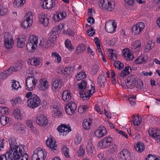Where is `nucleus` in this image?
<instances>
[{"label":"nucleus","mask_w":160,"mask_h":160,"mask_svg":"<svg viewBox=\"0 0 160 160\" xmlns=\"http://www.w3.org/2000/svg\"><path fill=\"white\" fill-rule=\"evenodd\" d=\"M87 84V82L84 80H82L80 83L77 84L78 89L80 90L79 91L80 97L83 100H88L92 94L91 89L86 88Z\"/></svg>","instance_id":"f257e3e1"},{"label":"nucleus","mask_w":160,"mask_h":160,"mask_svg":"<svg viewBox=\"0 0 160 160\" xmlns=\"http://www.w3.org/2000/svg\"><path fill=\"white\" fill-rule=\"evenodd\" d=\"M9 143L10 148L9 150L7 152V154L8 157H9L12 154L15 158H16V155L18 154L17 151L19 150V147H25L24 145H17L16 139L13 137H11L8 139Z\"/></svg>","instance_id":"f03ea898"},{"label":"nucleus","mask_w":160,"mask_h":160,"mask_svg":"<svg viewBox=\"0 0 160 160\" xmlns=\"http://www.w3.org/2000/svg\"><path fill=\"white\" fill-rule=\"evenodd\" d=\"M40 103L41 100L39 97L33 94L32 97L28 99L27 106L31 109H34L38 107Z\"/></svg>","instance_id":"7ed1b4c3"},{"label":"nucleus","mask_w":160,"mask_h":160,"mask_svg":"<svg viewBox=\"0 0 160 160\" xmlns=\"http://www.w3.org/2000/svg\"><path fill=\"white\" fill-rule=\"evenodd\" d=\"M38 37L34 35H30L29 37L28 42L26 45V48L29 52L32 51L37 47Z\"/></svg>","instance_id":"20e7f679"},{"label":"nucleus","mask_w":160,"mask_h":160,"mask_svg":"<svg viewBox=\"0 0 160 160\" xmlns=\"http://www.w3.org/2000/svg\"><path fill=\"white\" fill-rule=\"evenodd\" d=\"M131 72L132 68L129 66H128L125 67L123 71L118 74V81L120 84H122L124 82H125L126 79H124V77L128 75Z\"/></svg>","instance_id":"39448f33"},{"label":"nucleus","mask_w":160,"mask_h":160,"mask_svg":"<svg viewBox=\"0 0 160 160\" xmlns=\"http://www.w3.org/2000/svg\"><path fill=\"white\" fill-rule=\"evenodd\" d=\"M4 46L7 49L12 48L14 45V42L12 37L10 34L6 32L4 35Z\"/></svg>","instance_id":"423d86ee"},{"label":"nucleus","mask_w":160,"mask_h":160,"mask_svg":"<svg viewBox=\"0 0 160 160\" xmlns=\"http://www.w3.org/2000/svg\"><path fill=\"white\" fill-rule=\"evenodd\" d=\"M33 16L31 12L26 13L21 23V25L24 28H27L31 26L32 23Z\"/></svg>","instance_id":"0eeeda50"},{"label":"nucleus","mask_w":160,"mask_h":160,"mask_svg":"<svg viewBox=\"0 0 160 160\" xmlns=\"http://www.w3.org/2000/svg\"><path fill=\"white\" fill-rule=\"evenodd\" d=\"M37 80L32 76L28 77L26 80V89L29 91H32L35 87Z\"/></svg>","instance_id":"6e6552de"},{"label":"nucleus","mask_w":160,"mask_h":160,"mask_svg":"<svg viewBox=\"0 0 160 160\" xmlns=\"http://www.w3.org/2000/svg\"><path fill=\"white\" fill-rule=\"evenodd\" d=\"M46 157L42 150L38 148L33 151L32 159V160H44Z\"/></svg>","instance_id":"1a4fd4ad"},{"label":"nucleus","mask_w":160,"mask_h":160,"mask_svg":"<svg viewBox=\"0 0 160 160\" xmlns=\"http://www.w3.org/2000/svg\"><path fill=\"white\" fill-rule=\"evenodd\" d=\"M19 150L17 151L18 154L16 155V158L14 157L13 156V159H15L17 160H19L21 158L20 160H28V156L26 153H25L24 148L23 147H19Z\"/></svg>","instance_id":"9d476101"},{"label":"nucleus","mask_w":160,"mask_h":160,"mask_svg":"<svg viewBox=\"0 0 160 160\" xmlns=\"http://www.w3.org/2000/svg\"><path fill=\"white\" fill-rule=\"evenodd\" d=\"M36 122L41 126H46L48 123V120L47 117L43 114H40L36 117Z\"/></svg>","instance_id":"9b49d317"},{"label":"nucleus","mask_w":160,"mask_h":160,"mask_svg":"<svg viewBox=\"0 0 160 160\" xmlns=\"http://www.w3.org/2000/svg\"><path fill=\"white\" fill-rule=\"evenodd\" d=\"M76 108V103L74 102H71L67 104L65 107V110L67 114L72 115L75 113Z\"/></svg>","instance_id":"f8f14e48"},{"label":"nucleus","mask_w":160,"mask_h":160,"mask_svg":"<svg viewBox=\"0 0 160 160\" xmlns=\"http://www.w3.org/2000/svg\"><path fill=\"white\" fill-rule=\"evenodd\" d=\"M110 1V0H102L101 2L102 3V8L108 11H111L115 8L114 3L111 2Z\"/></svg>","instance_id":"ddd939ff"},{"label":"nucleus","mask_w":160,"mask_h":160,"mask_svg":"<svg viewBox=\"0 0 160 160\" xmlns=\"http://www.w3.org/2000/svg\"><path fill=\"white\" fill-rule=\"evenodd\" d=\"M112 142V138L110 137H106L103 138L99 143L100 146L102 148H105L110 146Z\"/></svg>","instance_id":"4468645a"},{"label":"nucleus","mask_w":160,"mask_h":160,"mask_svg":"<svg viewBox=\"0 0 160 160\" xmlns=\"http://www.w3.org/2000/svg\"><path fill=\"white\" fill-rule=\"evenodd\" d=\"M119 160H127L131 158L129 152L126 149H124L121 151L118 154Z\"/></svg>","instance_id":"2eb2a0df"},{"label":"nucleus","mask_w":160,"mask_h":160,"mask_svg":"<svg viewBox=\"0 0 160 160\" xmlns=\"http://www.w3.org/2000/svg\"><path fill=\"white\" fill-rule=\"evenodd\" d=\"M56 142L55 140L52 137L48 138L46 142L47 146L52 150L57 149V145L56 144Z\"/></svg>","instance_id":"dca6fc26"},{"label":"nucleus","mask_w":160,"mask_h":160,"mask_svg":"<svg viewBox=\"0 0 160 160\" xmlns=\"http://www.w3.org/2000/svg\"><path fill=\"white\" fill-rule=\"evenodd\" d=\"M116 27V24L114 22L112 23L107 22L105 25V29L106 31L110 33H113L115 31Z\"/></svg>","instance_id":"f3484780"},{"label":"nucleus","mask_w":160,"mask_h":160,"mask_svg":"<svg viewBox=\"0 0 160 160\" xmlns=\"http://www.w3.org/2000/svg\"><path fill=\"white\" fill-rule=\"evenodd\" d=\"M55 0H45L43 1L41 6L44 9H50L55 6Z\"/></svg>","instance_id":"a211bd4d"},{"label":"nucleus","mask_w":160,"mask_h":160,"mask_svg":"<svg viewBox=\"0 0 160 160\" xmlns=\"http://www.w3.org/2000/svg\"><path fill=\"white\" fill-rule=\"evenodd\" d=\"M94 133L97 137L100 138L107 134V131L104 127H100Z\"/></svg>","instance_id":"6ab92c4d"},{"label":"nucleus","mask_w":160,"mask_h":160,"mask_svg":"<svg viewBox=\"0 0 160 160\" xmlns=\"http://www.w3.org/2000/svg\"><path fill=\"white\" fill-rule=\"evenodd\" d=\"M144 27V24L143 22H139L132 27V31L135 34L138 35L142 30Z\"/></svg>","instance_id":"aec40b11"},{"label":"nucleus","mask_w":160,"mask_h":160,"mask_svg":"<svg viewBox=\"0 0 160 160\" xmlns=\"http://www.w3.org/2000/svg\"><path fill=\"white\" fill-rule=\"evenodd\" d=\"M57 29L56 28H53L51 32L49 33V38L48 40L51 43H54L56 41L57 35L58 34L57 32Z\"/></svg>","instance_id":"412c9836"},{"label":"nucleus","mask_w":160,"mask_h":160,"mask_svg":"<svg viewBox=\"0 0 160 160\" xmlns=\"http://www.w3.org/2000/svg\"><path fill=\"white\" fill-rule=\"evenodd\" d=\"M149 134L156 139H160V131L152 128L148 131Z\"/></svg>","instance_id":"4be33fe9"},{"label":"nucleus","mask_w":160,"mask_h":160,"mask_svg":"<svg viewBox=\"0 0 160 160\" xmlns=\"http://www.w3.org/2000/svg\"><path fill=\"white\" fill-rule=\"evenodd\" d=\"M39 22L44 26H47L49 23V19L46 15H40L38 17Z\"/></svg>","instance_id":"5701e85b"},{"label":"nucleus","mask_w":160,"mask_h":160,"mask_svg":"<svg viewBox=\"0 0 160 160\" xmlns=\"http://www.w3.org/2000/svg\"><path fill=\"white\" fill-rule=\"evenodd\" d=\"M39 84L38 85V88L39 90L44 91L45 90L48 88V84L47 81H43V80H39Z\"/></svg>","instance_id":"b1692460"},{"label":"nucleus","mask_w":160,"mask_h":160,"mask_svg":"<svg viewBox=\"0 0 160 160\" xmlns=\"http://www.w3.org/2000/svg\"><path fill=\"white\" fill-rule=\"evenodd\" d=\"M62 84V81L61 79L53 81L52 84V89L54 90H59Z\"/></svg>","instance_id":"393cba45"},{"label":"nucleus","mask_w":160,"mask_h":160,"mask_svg":"<svg viewBox=\"0 0 160 160\" xmlns=\"http://www.w3.org/2000/svg\"><path fill=\"white\" fill-rule=\"evenodd\" d=\"M62 96L63 100L66 102L69 101L71 98V93L69 90L64 91Z\"/></svg>","instance_id":"a878e982"},{"label":"nucleus","mask_w":160,"mask_h":160,"mask_svg":"<svg viewBox=\"0 0 160 160\" xmlns=\"http://www.w3.org/2000/svg\"><path fill=\"white\" fill-rule=\"evenodd\" d=\"M12 72V70H11L10 68H9L8 70L0 73V79H5Z\"/></svg>","instance_id":"bb28decb"},{"label":"nucleus","mask_w":160,"mask_h":160,"mask_svg":"<svg viewBox=\"0 0 160 160\" xmlns=\"http://www.w3.org/2000/svg\"><path fill=\"white\" fill-rule=\"evenodd\" d=\"M98 82L101 87H104V82L106 81V77L102 74L99 75L98 78Z\"/></svg>","instance_id":"cd10ccee"},{"label":"nucleus","mask_w":160,"mask_h":160,"mask_svg":"<svg viewBox=\"0 0 160 160\" xmlns=\"http://www.w3.org/2000/svg\"><path fill=\"white\" fill-rule=\"evenodd\" d=\"M136 150L138 152H142L145 149L144 144L141 142L137 143L136 145H135L134 146Z\"/></svg>","instance_id":"c85d7f7f"},{"label":"nucleus","mask_w":160,"mask_h":160,"mask_svg":"<svg viewBox=\"0 0 160 160\" xmlns=\"http://www.w3.org/2000/svg\"><path fill=\"white\" fill-rule=\"evenodd\" d=\"M92 122L91 120H90V119H84L82 123L84 129L86 130L89 129Z\"/></svg>","instance_id":"c756f323"},{"label":"nucleus","mask_w":160,"mask_h":160,"mask_svg":"<svg viewBox=\"0 0 160 160\" xmlns=\"http://www.w3.org/2000/svg\"><path fill=\"white\" fill-rule=\"evenodd\" d=\"M26 39L24 38H19L17 39V46L19 48H22L24 45Z\"/></svg>","instance_id":"7c9ffc66"},{"label":"nucleus","mask_w":160,"mask_h":160,"mask_svg":"<svg viewBox=\"0 0 160 160\" xmlns=\"http://www.w3.org/2000/svg\"><path fill=\"white\" fill-rule=\"evenodd\" d=\"M51 43L49 40L44 41L43 39L42 41H40V43H39L40 47L43 48H47L49 47Z\"/></svg>","instance_id":"2f4dec72"},{"label":"nucleus","mask_w":160,"mask_h":160,"mask_svg":"<svg viewBox=\"0 0 160 160\" xmlns=\"http://www.w3.org/2000/svg\"><path fill=\"white\" fill-rule=\"evenodd\" d=\"M25 0H15L13 5L15 8L21 7L25 2Z\"/></svg>","instance_id":"473e14b6"},{"label":"nucleus","mask_w":160,"mask_h":160,"mask_svg":"<svg viewBox=\"0 0 160 160\" xmlns=\"http://www.w3.org/2000/svg\"><path fill=\"white\" fill-rule=\"evenodd\" d=\"M86 149L88 154L89 155L92 154L94 150V148L92 147L91 142H89L88 143L86 146Z\"/></svg>","instance_id":"72a5a7b5"},{"label":"nucleus","mask_w":160,"mask_h":160,"mask_svg":"<svg viewBox=\"0 0 160 160\" xmlns=\"http://www.w3.org/2000/svg\"><path fill=\"white\" fill-rule=\"evenodd\" d=\"M13 114L14 117L18 120H21V119L22 115L21 114L19 109L18 108L15 109L13 111Z\"/></svg>","instance_id":"f704fd0d"},{"label":"nucleus","mask_w":160,"mask_h":160,"mask_svg":"<svg viewBox=\"0 0 160 160\" xmlns=\"http://www.w3.org/2000/svg\"><path fill=\"white\" fill-rule=\"evenodd\" d=\"M137 79L138 78L135 75H131L127 78L126 80V81L129 82H130L135 83L136 82Z\"/></svg>","instance_id":"c9c22d12"},{"label":"nucleus","mask_w":160,"mask_h":160,"mask_svg":"<svg viewBox=\"0 0 160 160\" xmlns=\"http://www.w3.org/2000/svg\"><path fill=\"white\" fill-rule=\"evenodd\" d=\"M86 49V47L85 45L83 44H79L77 47L76 49V52L79 53L80 52H82L84 51Z\"/></svg>","instance_id":"e433bc0d"},{"label":"nucleus","mask_w":160,"mask_h":160,"mask_svg":"<svg viewBox=\"0 0 160 160\" xmlns=\"http://www.w3.org/2000/svg\"><path fill=\"white\" fill-rule=\"evenodd\" d=\"M7 117L5 115H0V124L5 125L7 122Z\"/></svg>","instance_id":"4c0bfd02"},{"label":"nucleus","mask_w":160,"mask_h":160,"mask_svg":"<svg viewBox=\"0 0 160 160\" xmlns=\"http://www.w3.org/2000/svg\"><path fill=\"white\" fill-rule=\"evenodd\" d=\"M22 64L20 63H18L16 64L15 67H11V70H12V72H16L19 71L21 69L22 66Z\"/></svg>","instance_id":"58836bf2"},{"label":"nucleus","mask_w":160,"mask_h":160,"mask_svg":"<svg viewBox=\"0 0 160 160\" xmlns=\"http://www.w3.org/2000/svg\"><path fill=\"white\" fill-rule=\"evenodd\" d=\"M12 154L9 157H8L7 154V152L5 155L0 156V160H13V157Z\"/></svg>","instance_id":"ea45409f"},{"label":"nucleus","mask_w":160,"mask_h":160,"mask_svg":"<svg viewBox=\"0 0 160 160\" xmlns=\"http://www.w3.org/2000/svg\"><path fill=\"white\" fill-rule=\"evenodd\" d=\"M112 52L109 54L108 55V57L111 61H114L117 59L118 56L114 53V52H115V51L113 49H112Z\"/></svg>","instance_id":"a19ab883"},{"label":"nucleus","mask_w":160,"mask_h":160,"mask_svg":"<svg viewBox=\"0 0 160 160\" xmlns=\"http://www.w3.org/2000/svg\"><path fill=\"white\" fill-rule=\"evenodd\" d=\"M86 75L84 72H80L78 74L77 76H76V79L78 81L84 79L86 78Z\"/></svg>","instance_id":"79ce46f5"},{"label":"nucleus","mask_w":160,"mask_h":160,"mask_svg":"<svg viewBox=\"0 0 160 160\" xmlns=\"http://www.w3.org/2000/svg\"><path fill=\"white\" fill-rule=\"evenodd\" d=\"M114 66L116 68L120 70L124 67V65L123 63L119 61H116L114 62Z\"/></svg>","instance_id":"37998d69"},{"label":"nucleus","mask_w":160,"mask_h":160,"mask_svg":"<svg viewBox=\"0 0 160 160\" xmlns=\"http://www.w3.org/2000/svg\"><path fill=\"white\" fill-rule=\"evenodd\" d=\"M74 68L72 67H65L63 70L62 72L64 74H69L71 72H72Z\"/></svg>","instance_id":"c03bdc74"},{"label":"nucleus","mask_w":160,"mask_h":160,"mask_svg":"<svg viewBox=\"0 0 160 160\" xmlns=\"http://www.w3.org/2000/svg\"><path fill=\"white\" fill-rule=\"evenodd\" d=\"M52 57H54L55 59V61L58 63H59L61 60V58L58 54L56 52H54L52 53Z\"/></svg>","instance_id":"a18cd8bd"},{"label":"nucleus","mask_w":160,"mask_h":160,"mask_svg":"<svg viewBox=\"0 0 160 160\" xmlns=\"http://www.w3.org/2000/svg\"><path fill=\"white\" fill-rule=\"evenodd\" d=\"M8 9L3 6H0V15L4 16L8 12Z\"/></svg>","instance_id":"49530a36"},{"label":"nucleus","mask_w":160,"mask_h":160,"mask_svg":"<svg viewBox=\"0 0 160 160\" xmlns=\"http://www.w3.org/2000/svg\"><path fill=\"white\" fill-rule=\"evenodd\" d=\"M12 83V87L13 89L18 90L19 87H21L18 82H17L15 80H13Z\"/></svg>","instance_id":"de8ad7c7"},{"label":"nucleus","mask_w":160,"mask_h":160,"mask_svg":"<svg viewBox=\"0 0 160 160\" xmlns=\"http://www.w3.org/2000/svg\"><path fill=\"white\" fill-rule=\"evenodd\" d=\"M143 83L141 79H139L137 80L135 83V86L138 89H140L142 88Z\"/></svg>","instance_id":"09e8293b"},{"label":"nucleus","mask_w":160,"mask_h":160,"mask_svg":"<svg viewBox=\"0 0 160 160\" xmlns=\"http://www.w3.org/2000/svg\"><path fill=\"white\" fill-rule=\"evenodd\" d=\"M62 150L66 158H68L70 157L68 148H67L66 147H64L62 148Z\"/></svg>","instance_id":"8fccbe9b"},{"label":"nucleus","mask_w":160,"mask_h":160,"mask_svg":"<svg viewBox=\"0 0 160 160\" xmlns=\"http://www.w3.org/2000/svg\"><path fill=\"white\" fill-rule=\"evenodd\" d=\"M82 141V138L79 135H77L76 136L74 139V142L76 145H78L80 144Z\"/></svg>","instance_id":"3c124183"},{"label":"nucleus","mask_w":160,"mask_h":160,"mask_svg":"<svg viewBox=\"0 0 160 160\" xmlns=\"http://www.w3.org/2000/svg\"><path fill=\"white\" fill-rule=\"evenodd\" d=\"M64 126V132L62 134V135L64 136V134L66 135L69 132L71 131V129L70 127L68 125L67 126L66 125H63Z\"/></svg>","instance_id":"603ef678"},{"label":"nucleus","mask_w":160,"mask_h":160,"mask_svg":"<svg viewBox=\"0 0 160 160\" xmlns=\"http://www.w3.org/2000/svg\"><path fill=\"white\" fill-rule=\"evenodd\" d=\"M99 66L97 64H94L92 67V72L93 74H96L99 70Z\"/></svg>","instance_id":"864d4df0"},{"label":"nucleus","mask_w":160,"mask_h":160,"mask_svg":"<svg viewBox=\"0 0 160 160\" xmlns=\"http://www.w3.org/2000/svg\"><path fill=\"white\" fill-rule=\"evenodd\" d=\"M53 19L55 22L58 21L60 20H61L59 12H56V13L54 14Z\"/></svg>","instance_id":"5fc2aeb1"},{"label":"nucleus","mask_w":160,"mask_h":160,"mask_svg":"<svg viewBox=\"0 0 160 160\" xmlns=\"http://www.w3.org/2000/svg\"><path fill=\"white\" fill-rule=\"evenodd\" d=\"M85 153V150L83 148L82 146H81L80 147L79 150L77 152L78 155L79 156H81L83 155Z\"/></svg>","instance_id":"6e6d98bb"},{"label":"nucleus","mask_w":160,"mask_h":160,"mask_svg":"<svg viewBox=\"0 0 160 160\" xmlns=\"http://www.w3.org/2000/svg\"><path fill=\"white\" fill-rule=\"evenodd\" d=\"M130 52V51L128 48H126L122 50V55L125 58Z\"/></svg>","instance_id":"4d7b16f0"},{"label":"nucleus","mask_w":160,"mask_h":160,"mask_svg":"<svg viewBox=\"0 0 160 160\" xmlns=\"http://www.w3.org/2000/svg\"><path fill=\"white\" fill-rule=\"evenodd\" d=\"M65 44L66 48H68L69 50H70L71 49H72L73 48L71 42L69 40H66L65 42Z\"/></svg>","instance_id":"13d9d810"},{"label":"nucleus","mask_w":160,"mask_h":160,"mask_svg":"<svg viewBox=\"0 0 160 160\" xmlns=\"http://www.w3.org/2000/svg\"><path fill=\"white\" fill-rule=\"evenodd\" d=\"M94 41L95 44L97 45L98 49L99 50L100 49V43L98 38V37L95 38Z\"/></svg>","instance_id":"bf43d9fd"},{"label":"nucleus","mask_w":160,"mask_h":160,"mask_svg":"<svg viewBox=\"0 0 160 160\" xmlns=\"http://www.w3.org/2000/svg\"><path fill=\"white\" fill-rule=\"evenodd\" d=\"M134 56L131 53V51L129 52V54L127 55L125 58V59L127 60L132 61L133 58Z\"/></svg>","instance_id":"052dcab7"},{"label":"nucleus","mask_w":160,"mask_h":160,"mask_svg":"<svg viewBox=\"0 0 160 160\" xmlns=\"http://www.w3.org/2000/svg\"><path fill=\"white\" fill-rule=\"evenodd\" d=\"M126 85L128 88H133L135 86V83H131L128 82V81L125 82Z\"/></svg>","instance_id":"680f3d73"},{"label":"nucleus","mask_w":160,"mask_h":160,"mask_svg":"<svg viewBox=\"0 0 160 160\" xmlns=\"http://www.w3.org/2000/svg\"><path fill=\"white\" fill-rule=\"evenodd\" d=\"M20 101V99L19 97H17L14 99H12L11 103L13 105H16L17 103H18Z\"/></svg>","instance_id":"e2e57ef3"},{"label":"nucleus","mask_w":160,"mask_h":160,"mask_svg":"<svg viewBox=\"0 0 160 160\" xmlns=\"http://www.w3.org/2000/svg\"><path fill=\"white\" fill-rule=\"evenodd\" d=\"M0 112L2 114H6L8 113V109L5 107L0 108Z\"/></svg>","instance_id":"0e129e2a"},{"label":"nucleus","mask_w":160,"mask_h":160,"mask_svg":"<svg viewBox=\"0 0 160 160\" xmlns=\"http://www.w3.org/2000/svg\"><path fill=\"white\" fill-rule=\"evenodd\" d=\"M64 24L62 23H60L58 26H56L54 27L53 28H57V32L58 33V32L59 31L62 30L64 28Z\"/></svg>","instance_id":"69168bd1"},{"label":"nucleus","mask_w":160,"mask_h":160,"mask_svg":"<svg viewBox=\"0 0 160 160\" xmlns=\"http://www.w3.org/2000/svg\"><path fill=\"white\" fill-rule=\"evenodd\" d=\"M63 125L65 124H61V125L59 126L57 128L58 131L59 132H60L61 133V134L62 133H63L64 132V128L65 127H64V126Z\"/></svg>","instance_id":"338daca9"},{"label":"nucleus","mask_w":160,"mask_h":160,"mask_svg":"<svg viewBox=\"0 0 160 160\" xmlns=\"http://www.w3.org/2000/svg\"><path fill=\"white\" fill-rule=\"evenodd\" d=\"M155 155L149 154L146 158V160H154L155 158Z\"/></svg>","instance_id":"774afa93"}]
</instances>
